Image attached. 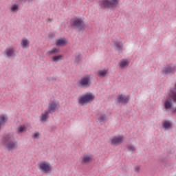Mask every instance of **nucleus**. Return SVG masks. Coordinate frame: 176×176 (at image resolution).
Returning a JSON list of instances; mask_svg holds the SVG:
<instances>
[{"label": "nucleus", "instance_id": "f257e3e1", "mask_svg": "<svg viewBox=\"0 0 176 176\" xmlns=\"http://www.w3.org/2000/svg\"><path fill=\"white\" fill-rule=\"evenodd\" d=\"M3 143L8 151H14V149H17V142L12 140L10 135H6L3 137Z\"/></svg>", "mask_w": 176, "mask_h": 176}, {"label": "nucleus", "instance_id": "f03ea898", "mask_svg": "<svg viewBox=\"0 0 176 176\" xmlns=\"http://www.w3.org/2000/svg\"><path fill=\"white\" fill-rule=\"evenodd\" d=\"M70 24L72 27L76 28V30H78V31H85L86 28L85 21L80 18H76L75 19L72 20Z\"/></svg>", "mask_w": 176, "mask_h": 176}, {"label": "nucleus", "instance_id": "7ed1b4c3", "mask_svg": "<svg viewBox=\"0 0 176 176\" xmlns=\"http://www.w3.org/2000/svg\"><path fill=\"white\" fill-rule=\"evenodd\" d=\"M118 5H119V0H102L100 6L104 9H116Z\"/></svg>", "mask_w": 176, "mask_h": 176}, {"label": "nucleus", "instance_id": "20e7f679", "mask_svg": "<svg viewBox=\"0 0 176 176\" xmlns=\"http://www.w3.org/2000/svg\"><path fill=\"white\" fill-rule=\"evenodd\" d=\"M77 86L81 89H87L91 86V79L89 76L81 78L77 82Z\"/></svg>", "mask_w": 176, "mask_h": 176}, {"label": "nucleus", "instance_id": "39448f33", "mask_svg": "<svg viewBox=\"0 0 176 176\" xmlns=\"http://www.w3.org/2000/svg\"><path fill=\"white\" fill-rule=\"evenodd\" d=\"M94 98L95 96L93 94H86L78 99V103L80 104V105H85V104H87V102L94 101Z\"/></svg>", "mask_w": 176, "mask_h": 176}, {"label": "nucleus", "instance_id": "423d86ee", "mask_svg": "<svg viewBox=\"0 0 176 176\" xmlns=\"http://www.w3.org/2000/svg\"><path fill=\"white\" fill-rule=\"evenodd\" d=\"M60 108V103L57 100H52L48 104L47 111L50 113H54L56 111H58Z\"/></svg>", "mask_w": 176, "mask_h": 176}, {"label": "nucleus", "instance_id": "0eeeda50", "mask_svg": "<svg viewBox=\"0 0 176 176\" xmlns=\"http://www.w3.org/2000/svg\"><path fill=\"white\" fill-rule=\"evenodd\" d=\"M39 169L44 174H49V173H52V165L50 162H43L40 163Z\"/></svg>", "mask_w": 176, "mask_h": 176}, {"label": "nucleus", "instance_id": "6e6552de", "mask_svg": "<svg viewBox=\"0 0 176 176\" xmlns=\"http://www.w3.org/2000/svg\"><path fill=\"white\" fill-rule=\"evenodd\" d=\"M122 142H123V136H120V137L114 136L111 140V145H114L115 146H118V145H120Z\"/></svg>", "mask_w": 176, "mask_h": 176}, {"label": "nucleus", "instance_id": "1a4fd4ad", "mask_svg": "<svg viewBox=\"0 0 176 176\" xmlns=\"http://www.w3.org/2000/svg\"><path fill=\"white\" fill-rule=\"evenodd\" d=\"M175 71L176 66H168L162 69V74H164V75H167L168 74H173V72H175Z\"/></svg>", "mask_w": 176, "mask_h": 176}, {"label": "nucleus", "instance_id": "9d476101", "mask_svg": "<svg viewBox=\"0 0 176 176\" xmlns=\"http://www.w3.org/2000/svg\"><path fill=\"white\" fill-rule=\"evenodd\" d=\"M4 54L8 58L16 57V53L14 52V48H7L4 51Z\"/></svg>", "mask_w": 176, "mask_h": 176}, {"label": "nucleus", "instance_id": "9b49d317", "mask_svg": "<svg viewBox=\"0 0 176 176\" xmlns=\"http://www.w3.org/2000/svg\"><path fill=\"white\" fill-rule=\"evenodd\" d=\"M164 105L165 109H171V107H173V99L171 96H170V98H168L165 100Z\"/></svg>", "mask_w": 176, "mask_h": 176}, {"label": "nucleus", "instance_id": "f8f14e48", "mask_svg": "<svg viewBox=\"0 0 176 176\" xmlns=\"http://www.w3.org/2000/svg\"><path fill=\"white\" fill-rule=\"evenodd\" d=\"M118 102L121 104H126V102H129V98L124 95H119L118 97Z\"/></svg>", "mask_w": 176, "mask_h": 176}, {"label": "nucleus", "instance_id": "ddd939ff", "mask_svg": "<svg viewBox=\"0 0 176 176\" xmlns=\"http://www.w3.org/2000/svg\"><path fill=\"white\" fill-rule=\"evenodd\" d=\"M67 43L68 41L67 40V38H63L56 40V45L57 46H65V45H67Z\"/></svg>", "mask_w": 176, "mask_h": 176}, {"label": "nucleus", "instance_id": "4468645a", "mask_svg": "<svg viewBox=\"0 0 176 176\" xmlns=\"http://www.w3.org/2000/svg\"><path fill=\"white\" fill-rule=\"evenodd\" d=\"M169 97H170L173 99V102H175L176 104V82L175 84V86L173 87V90H170Z\"/></svg>", "mask_w": 176, "mask_h": 176}, {"label": "nucleus", "instance_id": "2eb2a0df", "mask_svg": "<svg viewBox=\"0 0 176 176\" xmlns=\"http://www.w3.org/2000/svg\"><path fill=\"white\" fill-rule=\"evenodd\" d=\"M49 113L47 110H46L43 113L41 114V117L40 118V120L42 122H47V120L49 119Z\"/></svg>", "mask_w": 176, "mask_h": 176}, {"label": "nucleus", "instance_id": "dca6fc26", "mask_svg": "<svg viewBox=\"0 0 176 176\" xmlns=\"http://www.w3.org/2000/svg\"><path fill=\"white\" fill-rule=\"evenodd\" d=\"M21 45L23 49L30 47V41L27 38H23L21 41Z\"/></svg>", "mask_w": 176, "mask_h": 176}, {"label": "nucleus", "instance_id": "f3484780", "mask_svg": "<svg viewBox=\"0 0 176 176\" xmlns=\"http://www.w3.org/2000/svg\"><path fill=\"white\" fill-rule=\"evenodd\" d=\"M107 114L100 113L98 117V120L100 123H104L107 122Z\"/></svg>", "mask_w": 176, "mask_h": 176}, {"label": "nucleus", "instance_id": "a211bd4d", "mask_svg": "<svg viewBox=\"0 0 176 176\" xmlns=\"http://www.w3.org/2000/svg\"><path fill=\"white\" fill-rule=\"evenodd\" d=\"M63 60H64V56L63 55H56L52 57V61L54 63H58V61Z\"/></svg>", "mask_w": 176, "mask_h": 176}, {"label": "nucleus", "instance_id": "6ab92c4d", "mask_svg": "<svg viewBox=\"0 0 176 176\" xmlns=\"http://www.w3.org/2000/svg\"><path fill=\"white\" fill-rule=\"evenodd\" d=\"M48 56H53V54H57V53H60V50L58 48H52L51 50H49L47 52Z\"/></svg>", "mask_w": 176, "mask_h": 176}, {"label": "nucleus", "instance_id": "aec40b11", "mask_svg": "<svg viewBox=\"0 0 176 176\" xmlns=\"http://www.w3.org/2000/svg\"><path fill=\"white\" fill-rule=\"evenodd\" d=\"M25 131H27V127L21 126L17 129L16 133L17 134H21L22 133H25Z\"/></svg>", "mask_w": 176, "mask_h": 176}, {"label": "nucleus", "instance_id": "412c9836", "mask_svg": "<svg viewBox=\"0 0 176 176\" xmlns=\"http://www.w3.org/2000/svg\"><path fill=\"white\" fill-rule=\"evenodd\" d=\"M114 45H115L117 50H118L119 52L123 50V43H122L121 42L115 43Z\"/></svg>", "mask_w": 176, "mask_h": 176}, {"label": "nucleus", "instance_id": "4be33fe9", "mask_svg": "<svg viewBox=\"0 0 176 176\" xmlns=\"http://www.w3.org/2000/svg\"><path fill=\"white\" fill-rule=\"evenodd\" d=\"M89 162H91V156L85 155L82 157V163H89Z\"/></svg>", "mask_w": 176, "mask_h": 176}, {"label": "nucleus", "instance_id": "5701e85b", "mask_svg": "<svg viewBox=\"0 0 176 176\" xmlns=\"http://www.w3.org/2000/svg\"><path fill=\"white\" fill-rule=\"evenodd\" d=\"M126 148L129 152H135L136 151L135 146L133 144H128Z\"/></svg>", "mask_w": 176, "mask_h": 176}, {"label": "nucleus", "instance_id": "b1692460", "mask_svg": "<svg viewBox=\"0 0 176 176\" xmlns=\"http://www.w3.org/2000/svg\"><path fill=\"white\" fill-rule=\"evenodd\" d=\"M129 65V62L126 60H122L120 62V67L121 68H124L125 67H127Z\"/></svg>", "mask_w": 176, "mask_h": 176}, {"label": "nucleus", "instance_id": "393cba45", "mask_svg": "<svg viewBox=\"0 0 176 176\" xmlns=\"http://www.w3.org/2000/svg\"><path fill=\"white\" fill-rule=\"evenodd\" d=\"M5 123H6V118H5V116H0V130H1V126L3 124H5Z\"/></svg>", "mask_w": 176, "mask_h": 176}, {"label": "nucleus", "instance_id": "a878e982", "mask_svg": "<svg viewBox=\"0 0 176 176\" xmlns=\"http://www.w3.org/2000/svg\"><path fill=\"white\" fill-rule=\"evenodd\" d=\"M11 10H12L14 13H16V12H17V10H19V5H17V4H14V5L11 7Z\"/></svg>", "mask_w": 176, "mask_h": 176}, {"label": "nucleus", "instance_id": "bb28decb", "mask_svg": "<svg viewBox=\"0 0 176 176\" xmlns=\"http://www.w3.org/2000/svg\"><path fill=\"white\" fill-rule=\"evenodd\" d=\"M107 75V70H100L98 71V76L104 78Z\"/></svg>", "mask_w": 176, "mask_h": 176}, {"label": "nucleus", "instance_id": "cd10ccee", "mask_svg": "<svg viewBox=\"0 0 176 176\" xmlns=\"http://www.w3.org/2000/svg\"><path fill=\"white\" fill-rule=\"evenodd\" d=\"M163 127H164V129H168L169 127H171V123L168 121H164Z\"/></svg>", "mask_w": 176, "mask_h": 176}, {"label": "nucleus", "instance_id": "c85d7f7f", "mask_svg": "<svg viewBox=\"0 0 176 176\" xmlns=\"http://www.w3.org/2000/svg\"><path fill=\"white\" fill-rule=\"evenodd\" d=\"M168 160L166 157H162L160 159V164H166L167 163Z\"/></svg>", "mask_w": 176, "mask_h": 176}, {"label": "nucleus", "instance_id": "c756f323", "mask_svg": "<svg viewBox=\"0 0 176 176\" xmlns=\"http://www.w3.org/2000/svg\"><path fill=\"white\" fill-rule=\"evenodd\" d=\"M80 61V55H78L75 57L74 63L75 64H78Z\"/></svg>", "mask_w": 176, "mask_h": 176}, {"label": "nucleus", "instance_id": "7c9ffc66", "mask_svg": "<svg viewBox=\"0 0 176 176\" xmlns=\"http://www.w3.org/2000/svg\"><path fill=\"white\" fill-rule=\"evenodd\" d=\"M34 138H39V133L38 132H36L34 135H33Z\"/></svg>", "mask_w": 176, "mask_h": 176}, {"label": "nucleus", "instance_id": "2f4dec72", "mask_svg": "<svg viewBox=\"0 0 176 176\" xmlns=\"http://www.w3.org/2000/svg\"><path fill=\"white\" fill-rule=\"evenodd\" d=\"M140 168L139 166H136L135 168V173H140Z\"/></svg>", "mask_w": 176, "mask_h": 176}, {"label": "nucleus", "instance_id": "473e14b6", "mask_svg": "<svg viewBox=\"0 0 176 176\" xmlns=\"http://www.w3.org/2000/svg\"><path fill=\"white\" fill-rule=\"evenodd\" d=\"M49 36L52 38H54V34L52 33L49 35Z\"/></svg>", "mask_w": 176, "mask_h": 176}, {"label": "nucleus", "instance_id": "72a5a7b5", "mask_svg": "<svg viewBox=\"0 0 176 176\" xmlns=\"http://www.w3.org/2000/svg\"><path fill=\"white\" fill-rule=\"evenodd\" d=\"M47 21H51V19L48 18V19H47Z\"/></svg>", "mask_w": 176, "mask_h": 176}]
</instances>
